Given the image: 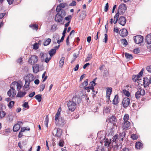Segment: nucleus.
I'll use <instances>...</instances> for the list:
<instances>
[{
    "mask_svg": "<svg viewBox=\"0 0 151 151\" xmlns=\"http://www.w3.org/2000/svg\"><path fill=\"white\" fill-rule=\"evenodd\" d=\"M118 137L119 136L118 134H116L111 139L112 144L114 143V149L115 150H120L122 147L121 142L117 143L116 142L118 140Z\"/></svg>",
    "mask_w": 151,
    "mask_h": 151,
    "instance_id": "obj_1",
    "label": "nucleus"
},
{
    "mask_svg": "<svg viewBox=\"0 0 151 151\" xmlns=\"http://www.w3.org/2000/svg\"><path fill=\"white\" fill-rule=\"evenodd\" d=\"M127 8L126 4H122L120 5L118 9V12L119 13V14H123L127 10Z\"/></svg>",
    "mask_w": 151,
    "mask_h": 151,
    "instance_id": "obj_2",
    "label": "nucleus"
},
{
    "mask_svg": "<svg viewBox=\"0 0 151 151\" xmlns=\"http://www.w3.org/2000/svg\"><path fill=\"white\" fill-rule=\"evenodd\" d=\"M67 105L69 109L72 111H73L76 107V103L72 101H70L68 102Z\"/></svg>",
    "mask_w": 151,
    "mask_h": 151,
    "instance_id": "obj_3",
    "label": "nucleus"
},
{
    "mask_svg": "<svg viewBox=\"0 0 151 151\" xmlns=\"http://www.w3.org/2000/svg\"><path fill=\"white\" fill-rule=\"evenodd\" d=\"M133 38L134 42L136 44H139L141 43L143 40V37L141 35L135 36Z\"/></svg>",
    "mask_w": 151,
    "mask_h": 151,
    "instance_id": "obj_4",
    "label": "nucleus"
},
{
    "mask_svg": "<svg viewBox=\"0 0 151 151\" xmlns=\"http://www.w3.org/2000/svg\"><path fill=\"white\" fill-rule=\"evenodd\" d=\"M38 60V57L36 55H32L30 57L29 60V64L32 65L37 63Z\"/></svg>",
    "mask_w": 151,
    "mask_h": 151,
    "instance_id": "obj_5",
    "label": "nucleus"
},
{
    "mask_svg": "<svg viewBox=\"0 0 151 151\" xmlns=\"http://www.w3.org/2000/svg\"><path fill=\"white\" fill-rule=\"evenodd\" d=\"M130 100L129 98L126 97L124 98L122 101V104L124 108H126L129 105Z\"/></svg>",
    "mask_w": 151,
    "mask_h": 151,
    "instance_id": "obj_6",
    "label": "nucleus"
},
{
    "mask_svg": "<svg viewBox=\"0 0 151 151\" xmlns=\"http://www.w3.org/2000/svg\"><path fill=\"white\" fill-rule=\"evenodd\" d=\"M150 84V83L149 78L146 77L143 78V84L145 88H148Z\"/></svg>",
    "mask_w": 151,
    "mask_h": 151,
    "instance_id": "obj_7",
    "label": "nucleus"
},
{
    "mask_svg": "<svg viewBox=\"0 0 151 151\" xmlns=\"http://www.w3.org/2000/svg\"><path fill=\"white\" fill-rule=\"evenodd\" d=\"M126 19L123 16L120 17L118 19V23L122 26H124L126 22Z\"/></svg>",
    "mask_w": 151,
    "mask_h": 151,
    "instance_id": "obj_8",
    "label": "nucleus"
},
{
    "mask_svg": "<svg viewBox=\"0 0 151 151\" xmlns=\"http://www.w3.org/2000/svg\"><path fill=\"white\" fill-rule=\"evenodd\" d=\"M71 101L76 103V104L77 105L81 102V99L78 96H75L72 98Z\"/></svg>",
    "mask_w": 151,
    "mask_h": 151,
    "instance_id": "obj_9",
    "label": "nucleus"
},
{
    "mask_svg": "<svg viewBox=\"0 0 151 151\" xmlns=\"http://www.w3.org/2000/svg\"><path fill=\"white\" fill-rule=\"evenodd\" d=\"M35 79V78L33 75L32 74L30 73L28 74L26 76V78L24 79L25 80L28 81L30 82L33 81Z\"/></svg>",
    "mask_w": 151,
    "mask_h": 151,
    "instance_id": "obj_10",
    "label": "nucleus"
},
{
    "mask_svg": "<svg viewBox=\"0 0 151 151\" xmlns=\"http://www.w3.org/2000/svg\"><path fill=\"white\" fill-rule=\"evenodd\" d=\"M130 123L129 121L124 122L123 124L122 128L123 130H127L130 128Z\"/></svg>",
    "mask_w": 151,
    "mask_h": 151,
    "instance_id": "obj_11",
    "label": "nucleus"
},
{
    "mask_svg": "<svg viewBox=\"0 0 151 151\" xmlns=\"http://www.w3.org/2000/svg\"><path fill=\"white\" fill-rule=\"evenodd\" d=\"M63 18V17L60 15L58 13L55 17V20L56 22H60L62 21Z\"/></svg>",
    "mask_w": 151,
    "mask_h": 151,
    "instance_id": "obj_12",
    "label": "nucleus"
},
{
    "mask_svg": "<svg viewBox=\"0 0 151 151\" xmlns=\"http://www.w3.org/2000/svg\"><path fill=\"white\" fill-rule=\"evenodd\" d=\"M120 31L121 32L120 35L123 37H125L128 35V32L126 29H122Z\"/></svg>",
    "mask_w": 151,
    "mask_h": 151,
    "instance_id": "obj_13",
    "label": "nucleus"
},
{
    "mask_svg": "<svg viewBox=\"0 0 151 151\" xmlns=\"http://www.w3.org/2000/svg\"><path fill=\"white\" fill-rule=\"evenodd\" d=\"M56 132V133L55 134V136L57 137H60L62 134V131L61 129L60 128H57L56 129H54V132Z\"/></svg>",
    "mask_w": 151,
    "mask_h": 151,
    "instance_id": "obj_14",
    "label": "nucleus"
},
{
    "mask_svg": "<svg viewBox=\"0 0 151 151\" xmlns=\"http://www.w3.org/2000/svg\"><path fill=\"white\" fill-rule=\"evenodd\" d=\"M135 148L137 149H140L143 148V145L140 142H137L135 143Z\"/></svg>",
    "mask_w": 151,
    "mask_h": 151,
    "instance_id": "obj_15",
    "label": "nucleus"
},
{
    "mask_svg": "<svg viewBox=\"0 0 151 151\" xmlns=\"http://www.w3.org/2000/svg\"><path fill=\"white\" fill-rule=\"evenodd\" d=\"M33 71L35 73H37L39 70V65L38 64H36L35 65V66H33Z\"/></svg>",
    "mask_w": 151,
    "mask_h": 151,
    "instance_id": "obj_16",
    "label": "nucleus"
},
{
    "mask_svg": "<svg viewBox=\"0 0 151 151\" xmlns=\"http://www.w3.org/2000/svg\"><path fill=\"white\" fill-rule=\"evenodd\" d=\"M112 91V88H108L106 90V96L108 99H110V95Z\"/></svg>",
    "mask_w": 151,
    "mask_h": 151,
    "instance_id": "obj_17",
    "label": "nucleus"
},
{
    "mask_svg": "<svg viewBox=\"0 0 151 151\" xmlns=\"http://www.w3.org/2000/svg\"><path fill=\"white\" fill-rule=\"evenodd\" d=\"M65 122L64 119L61 117L58 119V121L57 122H55V123L57 125L59 126L64 123Z\"/></svg>",
    "mask_w": 151,
    "mask_h": 151,
    "instance_id": "obj_18",
    "label": "nucleus"
},
{
    "mask_svg": "<svg viewBox=\"0 0 151 151\" xmlns=\"http://www.w3.org/2000/svg\"><path fill=\"white\" fill-rule=\"evenodd\" d=\"M125 135L126 133L124 131H123L122 132L120 133L119 137V139L120 140H120H121L122 141H123L124 138L125 137Z\"/></svg>",
    "mask_w": 151,
    "mask_h": 151,
    "instance_id": "obj_19",
    "label": "nucleus"
},
{
    "mask_svg": "<svg viewBox=\"0 0 151 151\" xmlns=\"http://www.w3.org/2000/svg\"><path fill=\"white\" fill-rule=\"evenodd\" d=\"M145 41L148 44H151V34L148 35L146 37Z\"/></svg>",
    "mask_w": 151,
    "mask_h": 151,
    "instance_id": "obj_20",
    "label": "nucleus"
},
{
    "mask_svg": "<svg viewBox=\"0 0 151 151\" xmlns=\"http://www.w3.org/2000/svg\"><path fill=\"white\" fill-rule=\"evenodd\" d=\"M20 125H19V124H15L13 128V131L14 132L17 131L19 130L20 128Z\"/></svg>",
    "mask_w": 151,
    "mask_h": 151,
    "instance_id": "obj_21",
    "label": "nucleus"
},
{
    "mask_svg": "<svg viewBox=\"0 0 151 151\" xmlns=\"http://www.w3.org/2000/svg\"><path fill=\"white\" fill-rule=\"evenodd\" d=\"M119 103L118 95L117 94L116 95L112 101V104L114 105H116Z\"/></svg>",
    "mask_w": 151,
    "mask_h": 151,
    "instance_id": "obj_22",
    "label": "nucleus"
},
{
    "mask_svg": "<svg viewBox=\"0 0 151 151\" xmlns=\"http://www.w3.org/2000/svg\"><path fill=\"white\" fill-rule=\"evenodd\" d=\"M27 92H22L20 91L18 92L17 95V96L18 97H22Z\"/></svg>",
    "mask_w": 151,
    "mask_h": 151,
    "instance_id": "obj_23",
    "label": "nucleus"
},
{
    "mask_svg": "<svg viewBox=\"0 0 151 151\" xmlns=\"http://www.w3.org/2000/svg\"><path fill=\"white\" fill-rule=\"evenodd\" d=\"M60 115V111H59V109H58V112L55 116V120L56 122L58 121V119L60 118H59Z\"/></svg>",
    "mask_w": 151,
    "mask_h": 151,
    "instance_id": "obj_24",
    "label": "nucleus"
},
{
    "mask_svg": "<svg viewBox=\"0 0 151 151\" xmlns=\"http://www.w3.org/2000/svg\"><path fill=\"white\" fill-rule=\"evenodd\" d=\"M40 55L41 57V58L42 61L44 60L45 58L46 57L47 55H48L47 53H44L43 52H41L40 54Z\"/></svg>",
    "mask_w": 151,
    "mask_h": 151,
    "instance_id": "obj_25",
    "label": "nucleus"
},
{
    "mask_svg": "<svg viewBox=\"0 0 151 151\" xmlns=\"http://www.w3.org/2000/svg\"><path fill=\"white\" fill-rule=\"evenodd\" d=\"M65 58L64 57H63L61 58L60 60V61L59 67H60L61 68L62 67L64 64Z\"/></svg>",
    "mask_w": 151,
    "mask_h": 151,
    "instance_id": "obj_26",
    "label": "nucleus"
},
{
    "mask_svg": "<svg viewBox=\"0 0 151 151\" xmlns=\"http://www.w3.org/2000/svg\"><path fill=\"white\" fill-rule=\"evenodd\" d=\"M56 52V49H52L51 50L49 51V53L50 56V57H52L55 54Z\"/></svg>",
    "mask_w": 151,
    "mask_h": 151,
    "instance_id": "obj_27",
    "label": "nucleus"
},
{
    "mask_svg": "<svg viewBox=\"0 0 151 151\" xmlns=\"http://www.w3.org/2000/svg\"><path fill=\"white\" fill-rule=\"evenodd\" d=\"M42 96L41 94H38L35 96V98L39 102H41L42 100Z\"/></svg>",
    "mask_w": 151,
    "mask_h": 151,
    "instance_id": "obj_28",
    "label": "nucleus"
},
{
    "mask_svg": "<svg viewBox=\"0 0 151 151\" xmlns=\"http://www.w3.org/2000/svg\"><path fill=\"white\" fill-rule=\"evenodd\" d=\"M109 121L110 122L112 123L114 122H116L117 121V119L115 116H112L109 119Z\"/></svg>",
    "mask_w": 151,
    "mask_h": 151,
    "instance_id": "obj_29",
    "label": "nucleus"
},
{
    "mask_svg": "<svg viewBox=\"0 0 151 151\" xmlns=\"http://www.w3.org/2000/svg\"><path fill=\"white\" fill-rule=\"evenodd\" d=\"M125 56L127 59L131 60L133 58L132 55L127 52L125 53Z\"/></svg>",
    "mask_w": 151,
    "mask_h": 151,
    "instance_id": "obj_30",
    "label": "nucleus"
},
{
    "mask_svg": "<svg viewBox=\"0 0 151 151\" xmlns=\"http://www.w3.org/2000/svg\"><path fill=\"white\" fill-rule=\"evenodd\" d=\"M25 81V84L24 86V88H27V90H29V89L30 88L29 87V84L31 83L29 81Z\"/></svg>",
    "mask_w": 151,
    "mask_h": 151,
    "instance_id": "obj_31",
    "label": "nucleus"
},
{
    "mask_svg": "<svg viewBox=\"0 0 151 151\" xmlns=\"http://www.w3.org/2000/svg\"><path fill=\"white\" fill-rule=\"evenodd\" d=\"M140 78L139 77V76L138 75H133L132 76V79L135 82H136L137 80H139V78Z\"/></svg>",
    "mask_w": 151,
    "mask_h": 151,
    "instance_id": "obj_32",
    "label": "nucleus"
},
{
    "mask_svg": "<svg viewBox=\"0 0 151 151\" xmlns=\"http://www.w3.org/2000/svg\"><path fill=\"white\" fill-rule=\"evenodd\" d=\"M105 142V146H109V145L112 142L111 141V139H110L109 140L108 139H106V140L104 141Z\"/></svg>",
    "mask_w": 151,
    "mask_h": 151,
    "instance_id": "obj_33",
    "label": "nucleus"
},
{
    "mask_svg": "<svg viewBox=\"0 0 151 151\" xmlns=\"http://www.w3.org/2000/svg\"><path fill=\"white\" fill-rule=\"evenodd\" d=\"M109 76V71L106 69L104 70L103 73V77L104 78L106 77H107Z\"/></svg>",
    "mask_w": 151,
    "mask_h": 151,
    "instance_id": "obj_34",
    "label": "nucleus"
},
{
    "mask_svg": "<svg viewBox=\"0 0 151 151\" xmlns=\"http://www.w3.org/2000/svg\"><path fill=\"white\" fill-rule=\"evenodd\" d=\"M51 39L50 38H48L45 40L44 42V46H47L49 45L51 42Z\"/></svg>",
    "mask_w": 151,
    "mask_h": 151,
    "instance_id": "obj_35",
    "label": "nucleus"
},
{
    "mask_svg": "<svg viewBox=\"0 0 151 151\" xmlns=\"http://www.w3.org/2000/svg\"><path fill=\"white\" fill-rule=\"evenodd\" d=\"M12 130L10 129H7L4 130L3 132V134L4 135H7L9 133H10Z\"/></svg>",
    "mask_w": 151,
    "mask_h": 151,
    "instance_id": "obj_36",
    "label": "nucleus"
},
{
    "mask_svg": "<svg viewBox=\"0 0 151 151\" xmlns=\"http://www.w3.org/2000/svg\"><path fill=\"white\" fill-rule=\"evenodd\" d=\"M6 112L3 111H0V119L4 117L6 115Z\"/></svg>",
    "mask_w": 151,
    "mask_h": 151,
    "instance_id": "obj_37",
    "label": "nucleus"
},
{
    "mask_svg": "<svg viewBox=\"0 0 151 151\" xmlns=\"http://www.w3.org/2000/svg\"><path fill=\"white\" fill-rule=\"evenodd\" d=\"M14 104V102L13 101H10L8 104V106L9 109L12 108Z\"/></svg>",
    "mask_w": 151,
    "mask_h": 151,
    "instance_id": "obj_38",
    "label": "nucleus"
},
{
    "mask_svg": "<svg viewBox=\"0 0 151 151\" xmlns=\"http://www.w3.org/2000/svg\"><path fill=\"white\" fill-rule=\"evenodd\" d=\"M92 56L91 54H88V56L85 60V61L86 62H88L92 58Z\"/></svg>",
    "mask_w": 151,
    "mask_h": 151,
    "instance_id": "obj_39",
    "label": "nucleus"
},
{
    "mask_svg": "<svg viewBox=\"0 0 151 151\" xmlns=\"http://www.w3.org/2000/svg\"><path fill=\"white\" fill-rule=\"evenodd\" d=\"M29 27L32 28L33 29L37 30L38 29V25L35 24L30 25Z\"/></svg>",
    "mask_w": 151,
    "mask_h": 151,
    "instance_id": "obj_40",
    "label": "nucleus"
},
{
    "mask_svg": "<svg viewBox=\"0 0 151 151\" xmlns=\"http://www.w3.org/2000/svg\"><path fill=\"white\" fill-rule=\"evenodd\" d=\"M60 15L62 16L63 17L66 15V13L64 9H62L61 12L59 13H58Z\"/></svg>",
    "mask_w": 151,
    "mask_h": 151,
    "instance_id": "obj_41",
    "label": "nucleus"
},
{
    "mask_svg": "<svg viewBox=\"0 0 151 151\" xmlns=\"http://www.w3.org/2000/svg\"><path fill=\"white\" fill-rule=\"evenodd\" d=\"M45 85L44 83H42L40 84V91H42L45 88Z\"/></svg>",
    "mask_w": 151,
    "mask_h": 151,
    "instance_id": "obj_42",
    "label": "nucleus"
},
{
    "mask_svg": "<svg viewBox=\"0 0 151 151\" xmlns=\"http://www.w3.org/2000/svg\"><path fill=\"white\" fill-rule=\"evenodd\" d=\"M124 93L127 97H129L130 96V93L129 91L127 90H126L124 89L123 90Z\"/></svg>",
    "mask_w": 151,
    "mask_h": 151,
    "instance_id": "obj_43",
    "label": "nucleus"
},
{
    "mask_svg": "<svg viewBox=\"0 0 151 151\" xmlns=\"http://www.w3.org/2000/svg\"><path fill=\"white\" fill-rule=\"evenodd\" d=\"M48 115H47L45 118V121L44 122L45 124L47 127H48Z\"/></svg>",
    "mask_w": 151,
    "mask_h": 151,
    "instance_id": "obj_44",
    "label": "nucleus"
},
{
    "mask_svg": "<svg viewBox=\"0 0 151 151\" xmlns=\"http://www.w3.org/2000/svg\"><path fill=\"white\" fill-rule=\"evenodd\" d=\"M72 18V16L71 15H68V16L65 17L64 19L66 21H68V22H69V21H70V22L71 20V19Z\"/></svg>",
    "mask_w": 151,
    "mask_h": 151,
    "instance_id": "obj_45",
    "label": "nucleus"
},
{
    "mask_svg": "<svg viewBox=\"0 0 151 151\" xmlns=\"http://www.w3.org/2000/svg\"><path fill=\"white\" fill-rule=\"evenodd\" d=\"M129 115L128 114H125L124 117L123 119L124 122L128 121V120L129 119Z\"/></svg>",
    "mask_w": 151,
    "mask_h": 151,
    "instance_id": "obj_46",
    "label": "nucleus"
},
{
    "mask_svg": "<svg viewBox=\"0 0 151 151\" xmlns=\"http://www.w3.org/2000/svg\"><path fill=\"white\" fill-rule=\"evenodd\" d=\"M88 79H86L85 81L83 83L82 85L84 88L85 87H86V86L88 85Z\"/></svg>",
    "mask_w": 151,
    "mask_h": 151,
    "instance_id": "obj_47",
    "label": "nucleus"
},
{
    "mask_svg": "<svg viewBox=\"0 0 151 151\" xmlns=\"http://www.w3.org/2000/svg\"><path fill=\"white\" fill-rule=\"evenodd\" d=\"M122 43L123 45L126 46L128 44V42L125 39H123L121 40Z\"/></svg>",
    "mask_w": 151,
    "mask_h": 151,
    "instance_id": "obj_48",
    "label": "nucleus"
},
{
    "mask_svg": "<svg viewBox=\"0 0 151 151\" xmlns=\"http://www.w3.org/2000/svg\"><path fill=\"white\" fill-rule=\"evenodd\" d=\"M141 95L140 93L139 92V91H138L135 94V96L137 99L139 98Z\"/></svg>",
    "mask_w": 151,
    "mask_h": 151,
    "instance_id": "obj_49",
    "label": "nucleus"
},
{
    "mask_svg": "<svg viewBox=\"0 0 151 151\" xmlns=\"http://www.w3.org/2000/svg\"><path fill=\"white\" fill-rule=\"evenodd\" d=\"M22 106L24 108L29 109V106L28 105V103L27 102H24Z\"/></svg>",
    "mask_w": 151,
    "mask_h": 151,
    "instance_id": "obj_50",
    "label": "nucleus"
},
{
    "mask_svg": "<svg viewBox=\"0 0 151 151\" xmlns=\"http://www.w3.org/2000/svg\"><path fill=\"white\" fill-rule=\"evenodd\" d=\"M138 91H139V92L140 93V94L141 95L143 96L145 94V91L144 89H141L140 88L138 90Z\"/></svg>",
    "mask_w": 151,
    "mask_h": 151,
    "instance_id": "obj_51",
    "label": "nucleus"
},
{
    "mask_svg": "<svg viewBox=\"0 0 151 151\" xmlns=\"http://www.w3.org/2000/svg\"><path fill=\"white\" fill-rule=\"evenodd\" d=\"M64 142L63 139H61L58 143V145L60 147H63L64 145Z\"/></svg>",
    "mask_w": 151,
    "mask_h": 151,
    "instance_id": "obj_52",
    "label": "nucleus"
},
{
    "mask_svg": "<svg viewBox=\"0 0 151 151\" xmlns=\"http://www.w3.org/2000/svg\"><path fill=\"white\" fill-rule=\"evenodd\" d=\"M140 52V50L138 48H137L134 49L133 50V52L135 54H138Z\"/></svg>",
    "mask_w": 151,
    "mask_h": 151,
    "instance_id": "obj_53",
    "label": "nucleus"
},
{
    "mask_svg": "<svg viewBox=\"0 0 151 151\" xmlns=\"http://www.w3.org/2000/svg\"><path fill=\"white\" fill-rule=\"evenodd\" d=\"M38 48V45L37 43H35L33 45V49L35 50H37Z\"/></svg>",
    "mask_w": 151,
    "mask_h": 151,
    "instance_id": "obj_54",
    "label": "nucleus"
},
{
    "mask_svg": "<svg viewBox=\"0 0 151 151\" xmlns=\"http://www.w3.org/2000/svg\"><path fill=\"white\" fill-rule=\"evenodd\" d=\"M48 55H47V56L46 57V58L44 59L45 62L46 63H48L51 58V57H50L49 58H48Z\"/></svg>",
    "mask_w": 151,
    "mask_h": 151,
    "instance_id": "obj_55",
    "label": "nucleus"
},
{
    "mask_svg": "<svg viewBox=\"0 0 151 151\" xmlns=\"http://www.w3.org/2000/svg\"><path fill=\"white\" fill-rule=\"evenodd\" d=\"M109 4L107 3L106 4L105 6L104 10L105 12H107L108 11L109 9Z\"/></svg>",
    "mask_w": 151,
    "mask_h": 151,
    "instance_id": "obj_56",
    "label": "nucleus"
},
{
    "mask_svg": "<svg viewBox=\"0 0 151 151\" xmlns=\"http://www.w3.org/2000/svg\"><path fill=\"white\" fill-rule=\"evenodd\" d=\"M92 87H89L88 86L87 87H85L84 89L86 90H87V92H89L90 91V89L91 90V89H92Z\"/></svg>",
    "mask_w": 151,
    "mask_h": 151,
    "instance_id": "obj_57",
    "label": "nucleus"
},
{
    "mask_svg": "<svg viewBox=\"0 0 151 151\" xmlns=\"http://www.w3.org/2000/svg\"><path fill=\"white\" fill-rule=\"evenodd\" d=\"M16 86L17 87V90L18 91H19L20 89L22 86H21L20 84L18 83H17Z\"/></svg>",
    "mask_w": 151,
    "mask_h": 151,
    "instance_id": "obj_58",
    "label": "nucleus"
},
{
    "mask_svg": "<svg viewBox=\"0 0 151 151\" xmlns=\"http://www.w3.org/2000/svg\"><path fill=\"white\" fill-rule=\"evenodd\" d=\"M138 137L135 134H133L131 135V138L133 140H136L137 139Z\"/></svg>",
    "mask_w": 151,
    "mask_h": 151,
    "instance_id": "obj_59",
    "label": "nucleus"
},
{
    "mask_svg": "<svg viewBox=\"0 0 151 151\" xmlns=\"http://www.w3.org/2000/svg\"><path fill=\"white\" fill-rule=\"evenodd\" d=\"M119 13H117L114 17V20H118L119 17Z\"/></svg>",
    "mask_w": 151,
    "mask_h": 151,
    "instance_id": "obj_60",
    "label": "nucleus"
},
{
    "mask_svg": "<svg viewBox=\"0 0 151 151\" xmlns=\"http://www.w3.org/2000/svg\"><path fill=\"white\" fill-rule=\"evenodd\" d=\"M144 70V68L142 69L141 70V71L139 72V74L137 75H138L139 76V77L140 78L142 76Z\"/></svg>",
    "mask_w": 151,
    "mask_h": 151,
    "instance_id": "obj_61",
    "label": "nucleus"
},
{
    "mask_svg": "<svg viewBox=\"0 0 151 151\" xmlns=\"http://www.w3.org/2000/svg\"><path fill=\"white\" fill-rule=\"evenodd\" d=\"M76 2L75 1H72V2L70 3L69 4L70 6H76Z\"/></svg>",
    "mask_w": 151,
    "mask_h": 151,
    "instance_id": "obj_62",
    "label": "nucleus"
},
{
    "mask_svg": "<svg viewBox=\"0 0 151 151\" xmlns=\"http://www.w3.org/2000/svg\"><path fill=\"white\" fill-rule=\"evenodd\" d=\"M62 9H61V8L60 7L58 6L56 8V11L57 12L59 13V12H61Z\"/></svg>",
    "mask_w": 151,
    "mask_h": 151,
    "instance_id": "obj_63",
    "label": "nucleus"
},
{
    "mask_svg": "<svg viewBox=\"0 0 151 151\" xmlns=\"http://www.w3.org/2000/svg\"><path fill=\"white\" fill-rule=\"evenodd\" d=\"M146 69L147 71L151 73V65L147 66Z\"/></svg>",
    "mask_w": 151,
    "mask_h": 151,
    "instance_id": "obj_64",
    "label": "nucleus"
}]
</instances>
